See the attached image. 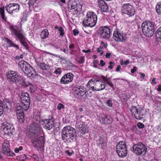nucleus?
Instances as JSON below:
<instances>
[{
	"instance_id": "obj_1",
	"label": "nucleus",
	"mask_w": 161,
	"mask_h": 161,
	"mask_svg": "<svg viewBox=\"0 0 161 161\" xmlns=\"http://www.w3.org/2000/svg\"><path fill=\"white\" fill-rule=\"evenodd\" d=\"M62 131V139L65 142L69 143L75 141V132L74 128L67 126L64 127Z\"/></svg>"
},
{
	"instance_id": "obj_2",
	"label": "nucleus",
	"mask_w": 161,
	"mask_h": 161,
	"mask_svg": "<svg viewBox=\"0 0 161 161\" xmlns=\"http://www.w3.org/2000/svg\"><path fill=\"white\" fill-rule=\"evenodd\" d=\"M9 28L11 30V33L15 36L16 39L17 40H19L20 43L23 46L27 48L28 44L26 42L25 33L22 30H18L15 26H9Z\"/></svg>"
},
{
	"instance_id": "obj_3",
	"label": "nucleus",
	"mask_w": 161,
	"mask_h": 161,
	"mask_svg": "<svg viewBox=\"0 0 161 161\" xmlns=\"http://www.w3.org/2000/svg\"><path fill=\"white\" fill-rule=\"evenodd\" d=\"M154 25L149 21H144L142 24V30L144 35L147 37L152 36L155 31Z\"/></svg>"
},
{
	"instance_id": "obj_4",
	"label": "nucleus",
	"mask_w": 161,
	"mask_h": 161,
	"mask_svg": "<svg viewBox=\"0 0 161 161\" xmlns=\"http://www.w3.org/2000/svg\"><path fill=\"white\" fill-rule=\"evenodd\" d=\"M97 17L94 12H87L86 17L83 21V24L85 26L91 27L95 26L97 21Z\"/></svg>"
},
{
	"instance_id": "obj_5",
	"label": "nucleus",
	"mask_w": 161,
	"mask_h": 161,
	"mask_svg": "<svg viewBox=\"0 0 161 161\" xmlns=\"http://www.w3.org/2000/svg\"><path fill=\"white\" fill-rule=\"evenodd\" d=\"M116 150L117 153L120 157H125L127 155V148L124 142L121 141L117 143L116 146Z\"/></svg>"
},
{
	"instance_id": "obj_6",
	"label": "nucleus",
	"mask_w": 161,
	"mask_h": 161,
	"mask_svg": "<svg viewBox=\"0 0 161 161\" xmlns=\"http://www.w3.org/2000/svg\"><path fill=\"white\" fill-rule=\"evenodd\" d=\"M29 131L33 136L36 137L43 134V130L40 125L36 122L31 124L29 128Z\"/></svg>"
},
{
	"instance_id": "obj_7",
	"label": "nucleus",
	"mask_w": 161,
	"mask_h": 161,
	"mask_svg": "<svg viewBox=\"0 0 161 161\" xmlns=\"http://www.w3.org/2000/svg\"><path fill=\"white\" fill-rule=\"evenodd\" d=\"M98 33L100 38L106 40H108L112 34L110 29L108 26L100 27Z\"/></svg>"
},
{
	"instance_id": "obj_8",
	"label": "nucleus",
	"mask_w": 161,
	"mask_h": 161,
	"mask_svg": "<svg viewBox=\"0 0 161 161\" xmlns=\"http://www.w3.org/2000/svg\"><path fill=\"white\" fill-rule=\"evenodd\" d=\"M42 135L43 134L36 137H32L31 141L34 147L38 148L44 147L45 140Z\"/></svg>"
},
{
	"instance_id": "obj_9",
	"label": "nucleus",
	"mask_w": 161,
	"mask_h": 161,
	"mask_svg": "<svg viewBox=\"0 0 161 161\" xmlns=\"http://www.w3.org/2000/svg\"><path fill=\"white\" fill-rule=\"evenodd\" d=\"M133 152L137 155L144 154L147 152V148L145 145L142 142H139L134 144L132 147Z\"/></svg>"
},
{
	"instance_id": "obj_10",
	"label": "nucleus",
	"mask_w": 161,
	"mask_h": 161,
	"mask_svg": "<svg viewBox=\"0 0 161 161\" xmlns=\"http://www.w3.org/2000/svg\"><path fill=\"white\" fill-rule=\"evenodd\" d=\"M2 131L5 135L10 136L15 132V129L13 125L7 122H3L2 126Z\"/></svg>"
},
{
	"instance_id": "obj_11",
	"label": "nucleus",
	"mask_w": 161,
	"mask_h": 161,
	"mask_svg": "<svg viewBox=\"0 0 161 161\" xmlns=\"http://www.w3.org/2000/svg\"><path fill=\"white\" fill-rule=\"evenodd\" d=\"M121 10L122 13L126 14L130 17L134 15L135 12L133 7L129 3L123 4L121 7Z\"/></svg>"
},
{
	"instance_id": "obj_12",
	"label": "nucleus",
	"mask_w": 161,
	"mask_h": 161,
	"mask_svg": "<svg viewBox=\"0 0 161 161\" xmlns=\"http://www.w3.org/2000/svg\"><path fill=\"white\" fill-rule=\"evenodd\" d=\"M8 80L13 83L19 82L21 80V77L16 72L11 70L6 73Z\"/></svg>"
},
{
	"instance_id": "obj_13",
	"label": "nucleus",
	"mask_w": 161,
	"mask_h": 161,
	"mask_svg": "<svg viewBox=\"0 0 161 161\" xmlns=\"http://www.w3.org/2000/svg\"><path fill=\"white\" fill-rule=\"evenodd\" d=\"M130 111L133 117L136 119H141L143 118L144 111L141 108L133 107L131 108Z\"/></svg>"
},
{
	"instance_id": "obj_14",
	"label": "nucleus",
	"mask_w": 161,
	"mask_h": 161,
	"mask_svg": "<svg viewBox=\"0 0 161 161\" xmlns=\"http://www.w3.org/2000/svg\"><path fill=\"white\" fill-rule=\"evenodd\" d=\"M20 100L21 104L23 105L24 109H28L30 103V99L28 93L27 92L22 93L20 97Z\"/></svg>"
},
{
	"instance_id": "obj_15",
	"label": "nucleus",
	"mask_w": 161,
	"mask_h": 161,
	"mask_svg": "<svg viewBox=\"0 0 161 161\" xmlns=\"http://www.w3.org/2000/svg\"><path fill=\"white\" fill-rule=\"evenodd\" d=\"M113 38L116 41L124 42L126 39L125 34L123 31L117 29L114 31Z\"/></svg>"
},
{
	"instance_id": "obj_16",
	"label": "nucleus",
	"mask_w": 161,
	"mask_h": 161,
	"mask_svg": "<svg viewBox=\"0 0 161 161\" xmlns=\"http://www.w3.org/2000/svg\"><path fill=\"white\" fill-rule=\"evenodd\" d=\"M77 0H69L68 3V8L70 9H75L78 12L81 11L82 6L80 4L77 3Z\"/></svg>"
},
{
	"instance_id": "obj_17",
	"label": "nucleus",
	"mask_w": 161,
	"mask_h": 161,
	"mask_svg": "<svg viewBox=\"0 0 161 161\" xmlns=\"http://www.w3.org/2000/svg\"><path fill=\"white\" fill-rule=\"evenodd\" d=\"M74 90L73 94L76 98L80 99L84 95L85 90L83 86L76 85Z\"/></svg>"
},
{
	"instance_id": "obj_18",
	"label": "nucleus",
	"mask_w": 161,
	"mask_h": 161,
	"mask_svg": "<svg viewBox=\"0 0 161 161\" xmlns=\"http://www.w3.org/2000/svg\"><path fill=\"white\" fill-rule=\"evenodd\" d=\"M2 147L4 154L8 156H13L15 154L11 151L9 148V143L8 141L4 140L2 144Z\"/></svg>"
},
{
	"instance_id": "obj_19",
	"label": "nucleus",
	"mask_w": 161,
	"mask_h": 161,
	"mask_svg": "<svg viewBox=\"0 0 161 161\" xmlns=\"http://www.w3.org/2000/svg\"><path fill=\"white\" fill-rule=\"evenodd\" d=\"M6 10L10 14L13 13V11L18 12L20 9L19 4L14 3H10L5 6Z\"/></svg>"
},
{
	"instance_id": "obj_20",
	"label": "nucleus",
	"mask_w": 161,
	"mask_h": 161,
	"mask_svg": "<svg viewBox=\"0 0 161 161\" xmlns=\"http://www.w3.org/2000/svg\"><path fill=\"white\" fill-rule=\"evenodd\" d=\"M74 75L71 73H68L64 74L61 78L60 83L61 84H67L72 82L73 79Z\"/></svg>"
},
{
	"instance_id": "obj_21",
	"label": "nucleus",
	"mask_w": 161,
	"mask_h": 161,
	"mask_svg": "<svg viewBox=\"0 0 161 161\" xmlns=\"http://www.w3.org/2000/svg\"><path fill=\"white\" fill-rule=\"evenodd\" d=\"M43 123H42L43 127L46 129L50 130L53 126L54 123L52 119L44 120L42 121Z\"/></svg>"
},
{
	"instance_id": "obj_22",
	"label": "nucleus",
	"mask_w": 161,
	"mask_h": 161,
	"mask_svg": "<svg viewBox=\"0 0 161 161\" xmlns=\"http://www.w3.org/2000/svg\"><path fill=\"white\" fill-rule=\"evenodd\" d=\"M98 6L101 11L104 12H108L109 8L104 0H98Z\"/></svg>"
},
{
	"instance_id": "obj_23",
	"label": "nucleus",
	"mask_w": 161,
	"mask_h": 161,
	"mask_svg": "<svg viewBox=\"0 0 161 161\" xmlns=\"http://www.w3.org/2000/svg\"><path fill=\"white\" fill-rule=\"evenodd\" d=\"M76 126L79 129V132L83 134L88 132V130L87 126L84 125H83L82 124L79 123L78 119L76 120Z\"/></svg>"
},
{
	"instance_id": "obj_24",
	"label": "nucleus",
	"mask_w": 161,
	"mask_h": 161,
	"mask_svg": "<svg viewBox=\"0 0 161 161\" xmlns=\"http://www.w3.org/2000/svg\"><path fill=\"white\" fill-rule=\"evenodd\" d=\"M99 120L103 124H108L111 122L110 118L106 114H101L99 116Z\"/></svg>"
},
{
	"instance_id": "obj_25",
	"label": "nucleus",
	"mask_w": 161,
	"mask_h": 161,
	"mask_svg": "<svg viewBox=\"0 0 161 161\" xmlns=\"http://www.w3.org/2000/svg\"><path fill=\"white\" fill-rule=\"evenodd\" d=\"M97 143L102 149H104L107 146V141L105 137L100 136L97 140Z\"/></svg>"
},
{
	"instance_id": "obj_26",
	"label": "nucleus",
	"mask_w": 161,
	"mask_h": 161,
	"mask_svg": "<svg viewBox=\"0 0 161 161\" xmlns=\"http://www.w3.org/2000/svg\"><path fill=\"white\" fill-rule=\"evenodd\" d=\"M96 87V90L97 91H101L103 90L105 87V82L100 81L98 80H96L95 85Z\"/></svg>"
},
{
	"instance_id": "obj_27",
	"label": "nucleus",
	"mask_w": 161,
	"mask_h": 161,
	"mask_svg": "<svg viewBox=\"0 0 161 161\" xmlns=\"http://www.w3.org/2000/svg\"><path fill=\"white\" fill-rule=\"evenodd\" d=\"M28 63L25 61L21 60L18 63L19 68L23 71Z\"/></svg>"
},
{
	"instance_id": "obj_28",
	"label": "nucleus",
	"mask_w": 161,
	"mask_h": 161,
	"mask_svg": "<svg viewBox=\"0 0 161 161\" xmlns=\"http://www.w3.org/2000/svg\"><path fill=\"white\" fill-rule=\"evenodd\" d=\"M5 41L7 42V43L9 45L10 47H14L16 49H19V47L16 44L14 43V42H12L9 39L7 38H6L5 39Z\"/></svg>"
},
{
	"instance_id": "obj_29",
	"label": "nucleus",
	"mask_w": 161,
	"mask_h": 161,
	"mask_svg": "<svg viewBox=\"0 0 161 161\" xmlns=\"http://www.w3.org/2000/svg\"><path fill=\"white\" fill-rule=\"evenodd\" d=\"M18 119L19 123H21L24 122V115L23 112L19 113L16 114Z\"/></svg>"
},
{
	"instance_id": "obj_30",
	"label": "nucleus",
	"mask_w": 161,
	"mask_h": 161,
	"mask_svg": "<svg viewBox=\"0 0 161 161\" xmlns=\"http://www.w3.org/2000/svg\"><path fill=\"white\" fill-rule=\"evenodd\" d=\"M23 71L26 74H31L32 71H34V70L32 67L28 64Z\"/></svg>"
},
{
	"instance_id": "obj_31",
	"label": "nucleus",
	"mask_w": 161,
	"mask_h": 161,
	"mask_svg": "<svg viewBox=\"0 0 161 161\" xmlns=\"http://www.w3.org/2000/svg\"><path fill=\"white\" fill-rule=\"evenodd\" d=\"M16 113L17 114L18 112L19 113L23 112L24 110L26 111L23 108V105L18 104L17 105V107L16 108Z\"/></svg>"
},
{
	"instance_id": "obj_32",
	"label": "nucleus",
	"mask_w": 161,
	"mask_h": 161,
	"mask_svg": "<svg viewBox=\"0 0 161 161\" xmlns=\"http://www.w3.org/2000/svg\"><path fill=\"white\" fill-rule=\"evenodd\" d=\"M155 9L158 15L161 16V2H159L157 4Z\"/></svg>"
},
{
	"instance_id": "obj_33",
	"label": "nucleus",
	"mask_w": 161,
	"mask_h": 161,
	"mask_svg": "<svg viewBox=\"0 0 161 161\" xmlns=\"http://www.w3.org/2000/svg\"><path fill=\"white\" fill-rule=\"evenodd\" d=\"M49 35V33L47 30H42L40 35L42 39H45Z\"/></svg>"
},
{
	"instance_id": "obj_34",
	"label": "nucleus",
	"mask_w": 161,
	"mask_h": 161,
	"mask_svg": "<svg viewBox=\"0 0 161 161\" xmlns=\"http://www.w3.org/2000/svg\"><path fill=\"white\" fill-rule=\"evenodd\" d=\"M4 103V107L6 108L7 109L11 107V102L9 100H5Z\"/></svg>"
},
{
	"instance_id": "obj_35",
	"label": "nucleus",
	"mask_w": 161,
	"mask_h": 161,
	"mask_svg": "<svg viewBox=\"0 0 161 161\" xmlns=\"http://www.w3.org/2000/svg\"><path fill=\"white\" fill-rule=\"evenodd\" d=\"M26 86H30L29 90L32 93H34L37 89L36 86H33L30 83H29L28 85H27Z\"/></svg>"
},
{
	"instance_id": "obj_36",
	"label": "nucleus",
	"mask_w": 161,
	"mask_h": 161,
	"mask_svg": "<svg viewBox=\"0 0 161 161\" xmlns=\"http://www.w3.org/2000/svg\"><path fill=\"white\" fill-rule=\"evenodd\" d=\"M39 66L40 68L43 70H46L47 67V65L44 63H40L39 64Z\"/></svg>"
},
{
	"instance_id": "obj_37",
	"label": "nucleus",
	"mask_w": 161,
	"mask_h": 161,
	"mask_svg": "<svg viewBox=\"0 0 161 161\" xmlns=\"http://www.w3.org/2000/svg\"><path fill=\"white\" fill-rule=\"evenodd\" d=\"M131 130L133 132L136 134H139L140 133V131L138 129L136 125L133 126L131 129Z\"/></svg>"
},
{
	"instance_id": "obj_38",
	"label": "nucleus",
	"mask_w": 161,
	"mask_h": 161,
	"mask_svg": "<svg viewBox=\"0 0 161 161\" xmlns=\"http://www.w3.org/2000/svg\"><path fill=\"white\" fill-rule=\"evenodd\" d=\"M156 35L158 38L161 39V26L157 31Z\"/></svg>"
},
{
	"instance_id": "obj_39",
	"label": "nucleus",
	"mask_w": 161,
	"mask_h": 161,
	"mask_svg": "<svg viewBox=\"0 0 161 161\" xmlns=\"http://www.w3.org/2000/svg\"><path fill=\"white\" fill-rule=\"evenodd\" d=\"M93 79H92L90 80L89 82H88L86 86L87 88H89V86H92V85L93 83H93V82H94L95 80H93Z\"/></svg>"
},
{
	"instance_id": "obj_40",
	"label": "nucleus",
	"mask_w": 161,
	"mask_h": 161,
	"mask_svg": "<svg viewBox=\"0 0 161 161\" xmlns=\"http://www.w3.org/2000/svg\"><path fill=\"white\" fill-rule=\"evenodd\" d=\"M40 118L39 116L36 115L34 117L33 121L37 122V123L40 121Z\"/></svg>"
},
{
	"instance_id": "obj_41",
	"label": "nucleus",
	"mask_w": 161,
	"mask_h": 161,
	"mask_svg": "<svg viewBox=\"0 0 161 161\" xmlns=\"http://www.w3.org/2000/svg\"><path fill=\"white\" fill-rule=\"evenodd\" d=\"M106 82L110 86L113 88V89H114V84L112 83L111 81H110L109 80H108Z\"/></svg>"
},
{
	"instance_id": "obj_42",
	"label": "nucleus",
	"mask_w": 161,
	"mask_h": 161,
	"mask_svg": "<svg viewBox=\"0 0 161 161\" xmlns=\"http://www.w3.org/2000/svg\"><path fill=\"white\" fill-rule=\"evenodd\" d=\"M61 72V69L59 68H57L54 71V73L56 74H60Z\"/></svg>"
},
{
	"instance_id": "obj_43",
	"label": "nucleus",
	"mask_w": 161,
	"mask_h": 161,
	"mask_svg": "<svg viewBox=\"0 0 161 161\" xmlns=\"http://www.w3.org/2000/svg\"><path fill=\"white\" fill-rule=\"evenodd\" d=\"M58 31L60 33V35L61 36H63L64 35V30L62 27H60V28L58 29Z\"/></svg>"
},
{
	"instance_id": "obj_44",
	"label": "nucleus",
	"mask_w": 161,
	"mask_h": 161,
	"mask_svg": "<svg viewBox=\"0 0 161 161\" xmlns=\"http://www.w3.org/2000/svg\"><path fill=\"white\" fill-rule=\"evenodd\" d=\"M137 126L140 129H142L144 127V125L140 122H139L137 124Z\"/></svg>"
},
{
	"instance_id": "obj_45",
	"label": "nucleus",
	"mask_w": 161,
	"mask_h": 161,
	"mask_svg": "<svg viewBox=\"0 0 161 161\" xmlns=\"http://www.w3.org/2000/svg\"><path fill=\"white\" fill-rule=\"evenodd\" d=\"M22 149V147L20 146L19 148H16L14 149V151L16 153H18L19 151L21 150Z\"/></svg>"
},
{
	"instance_id": "obj_46",
	"label": "nucleus",
	"mask_w": 161,
	"mask_h": 161,
	"mask_svg": "<svg viewBox=\"0 0 161 161\" xmlns=\"http://www.w3.org/2000/svg\"><path fill=\"white\" fill-rule=\"evenodd\" d=\"M64 107V106L62 104L59 103L58 104V105L57 107V109L60 110L61 108H63Z\"/></svg>"
},
{
	"instance_id": "obj_47",
	"label": "nucleus",
	"mask_w": 161,
	"mask_h": 161,
	"mask_svg": "<svg viewBox=\"0 0 161 161\" xmlns=\"http://www.w3.org/2000/svg\"><path fill=\"white\" fill-rule=\"evenodd\" d=\"M84 60L85 59L84 57H81L79 60V62L80 64H82L84 62Z\"/></svg>"
},
{
	"instance_id": "obj_48",
	"label": "nucleus",
	"mask_w": 161,
	"mask_h": 161,
	"mask_svg": "<svg viewBox=\"0 0 161 161\" xmlns=\"http://www.w3.org/2000/svg\"><path fill=\"white\" fill-rule=\"evenodd\" d=\"M106 103L110 107L112 106L113 104L112 103V101L110 100H108L107 101Z\"/></svg>"
},
{
	"instance_id": "obj_49",
	"label": "nucleus",
	"mask_w": 161,
	"mask_h": 161,
	"mask_svg": "<svg viewBox=\"0 0 161 161\" xmlns=\"http://www.w3.org/2000/svg\"><path fill=\"white\" fill-rule=\"evenodd\" d=\"M73 34L74 36H76L79 33V31L78 30L74 29L73 31Z\"/></svg>"
},
{
	"instance_id": "obj_50",
	"label": "nucleus",
	"mask_w": 161,
	"mask_h": 161,
	"mask_svg": "<svg viewBox=\"0 0 161 161\" xmlns=\"http://www.w3.org/2000/svg\"><path fill=\"white\" fill-rule=\"evenodd\" d=\"M4 14V7H1L0 8V14L1 15Z\"/></svg>"
},
{
	"instance_id": "obj_51",
	"label": "nucleus",
	"mask_w": 161,
	"mask_h": 161,
	"mask_svg": "<svg viewBox=\"0 0 161 161\" xmlns=\"http://www.w3.org/2000/svg\"><path fill=\"white\" fill-rule=\"evenodd\" d=\"M3 109L2 106L0 105V117L3 114Z\"/></svg>"
},
{
	"instance_id": "obj_52",
	"label": "nucleus",
	"mask_w": 161,
	"mask_h": 161,
	"mask_svg": "<svg viewBox=\"0 0 161 161\" xmlns=\"http://www.w3.org/2000/svg\"><path fill=\"white\" fill-rule=\"evenodd\" d=\"M89 90H91L93 91H97V90H96V86H95V87H94L93 86H89V88H88Z\"/></svg>"
},
{
	"instance_id": "obj_53",
	"label": "nucleus",
	"mask_w": 161,
	"mask_h": 161,
	"mask_svg": "<svg viewBox=\"0 0 161 161\" xmlns=\"http://www.w3.org/2000/svg\"><path fill=\"white\" fill-rule=\"evenodd\" d=\"M137 67L136 66H134L133 69H131V72L133 74L137 70Z\"/></svg>"
},
{
	"instance_id": "obj_54",
	"label": "nucleus",
	"mask_w": 161,
	"mask_h": 161,
	"mask_svg": "<svg viewBox=\"0 0 161 161\" xmlns=\"http://www.w3.org/2000/svg\"><path fill=\"white\" fill-rule=\"evenodd\" d=\"M32 157L37 161H39V158L35 154H33L32 155Z\"/></svg>"
},
{
	"instance_id": "obj_55",
	"label": "nucleus",
	"mask_w": 161,
	"mask_h": 161,
	"mask_svg": "<svg viewBox=\"0 0 161 161\" xmlns=\"http://www.w3.org/2000/svg\"><path fill=\"white\" fill-rule=\"evenodd\" d=\"M1 17H2V19L4 21H6V20H7V18L5 16V14H1Z\"/></svg>"
},
{
	"instance_id": "obj_56",
	"label": "nucleus",
	"mask_w": 161,
	"mask_h": 161,
	"mask_svg": "<svg viewBox=\"0 0 161 161\" xmlns=\"http://www.w3.org/2000/svg\"><path fill=\"white\" fill-rule=\"evenodd\" d=\"M111 55L112 53H107L105 55V57L106 58H110Z\"/></svg>"
},
{
	"instance_id": "obj_57",
	"label": "nucleus",
	"mask_w": 161,
	"mask_h": 161,
	"mask_svg": "<svg viewBox=\"0 0 161 161\" xmlns=\"http://www.w3.org/2000/svg\"><path fill=\"white\" fill-rule=\"evenodd\" d=\"M82 52L85 53H90L91 52V50L90 49H88L86 50H82Z\"/></svg>"
},
{
	"instance_id": "obj_58",
	"label": "nucleus",
	"mask_w": 161,
	"mask_h": 161,
	"mask_svg": "<svg viewBox=\"0 0 161 161\" xmlns=\"http://www.w3.org/2000/svg\"><path fill=\"white\" fill-rule=\"evenodd\" d=\"M103 49V47H100L97 48V52L98 53L101 52V50Z\"/></svg>"
},
{
	"instance_id": "obj_59",
	"label": "nucleus",
	"mask_w": 161,
	"mask_h": 161,
	"mask_svg": "<svg viewBox=\"0 0 161 161\" xmlns=\"http://www.w3.org/2000/svg\"><path fill=\"white\" fill-rule=\"evenodd\" d=\"M156 79L155 78H153L151 83L152 84L155 85L157 84V82H155Z\"/></svg>"
},
{
	"instance_id": "obj_60",
	"label": "nucleus",
	"mask_w": 161,
	"mask_h": 161,
	"mask_svg": "<svg viewBox=\"0 0 161 161\" xmlns=\"http://www.w3.org/2000/svg\"><path fill=\"white\" fill-rule=\"evenodd\" d=\"M100 65L102 66H103L105 64V63L103 60H101L100 61Z\"/></svg>"
},
{
	"instance_id": "obj_61",
	"label": "nucleus",
	"mask_w": 161,
	"mask_h": 161,
	"mask_svg": "<svg viewBox=\"0 0 161 161\" xmlns=\"http://www.w3.org/2000/svg\"><path fill=\"white\" fill-rule=\"evenodd\" d=\"M60 50L61 51H62L65 53H67L69 52L68 49H67V50H66L65 48H64L63 49H61Z\"/></svg>"
},
{
	"instance_id": "obj_62",
	"label": "nucleus",
	"mask_w": 161,
	"mask_h": 161,
	"mask_svg": "<svg viewBox=\"0 0 161 161\" xmlns=\"http://www.w3.org/2000/svg\"><path fill=\"white\" fill-rule=\"evenodd\" d=\"M101 45L102 46V47H107V44H105L104 42H101Z\"/></svg>"
},
{
	"instance_id": "obj_63",
	"label": "nucleus",
	"mask_w": 161,
	"mask_h": 161,
	"mask_svg": "<svg viewBox=\"0 0 161 161\" xmlns=\"http://www.w3.org/2000/svg\"><path fill=\"white\" fill-rule=\"evenodd\" d=\"M101 77L103 79V80L105 81L106 82L107 81V80H108L107 78H106L104 76L102 75Z\"/></svg>"
},
{
	"instance_id": "obj_64",
	"label": "nucleus",
	"mask_w": 161,
	"mask_h": 161,
	"mask_svg": "<svg viewBox=\"0 0 161 161\" xmlns=\"http://www.w3.org/2000/svg\"><path fill=\"white\" fill-rule=\"evenodd\" d=\"M156 128L158 130H160L161 131V125H159L158 126H157Z\"/></svg>"
}]
</instances>
